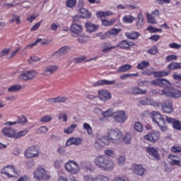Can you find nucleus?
Listing matches in <instances>:
<instances>
[{
    "instance_id": "bf43d9fd",
    "label": "nucleus",
    "mask_w": 181,
    "mask_h": 181,
    "mask_svg": "<svg viewBox=\"0 0 181 181\" xmlns=\"http://www.w3.org/2000/svg\"><path fill=\"white\" fill-rule=\"evenodd\" d=\"M37 134H47L49 132V128L46 126H42L37 130Z\"/></svg>"
},
{
    "instance_id": "f257e3e1",
    "label": "nucleus",
    "mask_w": 181,
    "mask_h": 181,
    "mask_svg": "<svg viewBox=\"0 0 181 181\" xmlns=\"http://www.w3.org/2000/svg\"><path fill=\"white\" fill-rule=\"evenodd\" d=\"M105 155H99L93 160V163L98 169L105 172H111L115 168V163L110 158H117L114 150L107 148L104 151Z\"/></svg>"
},
{
    "instance_id": "0eeeda50",
    "label": "nucleus",
    "mask_w": 181,
    "mask_h": 181,
    "mask_svg": "<svg viewBox=\"0 0 181 181\" xmlns=\"http://www.w3.org/2000/svg\"><path fill=\"white\" fill-rule=\"evenodd\" d=\"M162 94L170 98H180L181 90L173 87L165 88L162 90Z\"/></svg>"
},
{
    "instance_id": "f3484780",
    "label": "nucleus",
    "mask_w": 181,
    "mask_h": 181,
    "mask_svg": "<svg viewBox=\"0 0 181 181\" xmlns=\"http://www.w3.org/2000/svg\"><path fill=\"white\" fill-rule=\"evenodd\" d=\"M132 169L134 175L141 176V177L144 176L146 173V169H145L142 165L134 164L132 166Z\"/></svg>"
},
{
    "instance_id": "2eb2a0df",
    "label": "nucleus",
    "mask_w": 181,
    "mask_h": 181,
    "mask_svg": "<svg viewBox=\"0 0 181 181\" xmlns=\"http://www.w3.org/2000/svg\"><path fill=\"white\" fill-rule=\"evenodd\" d=\"M71 32L73 37H77L83 33V25L73 23L71 25Z\"/></svg>"
},
{
    "instance_id": "a878e982",
    "label": "nucleus",
    "mask_w": 181,
    "mask_h": 181,
    "mask_svg": "<svg viewBox=\"0 0 181 181\" xmlns=\"http://www.w3.org/2000/svg\"><path fill=\"white\" fill-rule=\"evenodd\" d=\"M146 152L154 159H157V160L160 159V156H159V153H158V149L155 148L154 147H147Z\"/></svg>"
},
{
    "instance_id": "412c9836",
    "label": "nucleus",
    "mask_w": 181,
    "mask_h": 181,
    "mask_svg": "<svg viewBox=\"0 0 181 181\" xmlns=\"http://www.w3.org/2000/svg\"><path fill=\"white\" fill-rule=\"evenodd\" d=\"M134 46H135V44L133 42L124 40L120 41L116 45V47H119V49H124L128 50L131 47H134Z\"/></svg>"
},
{
    "instance_id": "c9c22d12",
    "label": "nucleus",
    "mask_w": 181,
    "mask_h": 181,
    "mask_svg": "<svg viewBox=\"0 0 181 181\" xmlns=\"http://www.w3.org/2000/svg\"><path fill=\"white\" fill-rule=\"evenodd\" d=\"M21 90H22L21 84H14L11 86L7 90L8 93H16V91H19Z\"/></svg>"
},
{
    "instance_id": "6e6552de",
    "label": "nucleus",
    "mask_w": 181,
    "mask_h": 181,
    "mask_svg": "<svg viewBox=\"0 0 181 181\" xmlns=\"http://www.w3.org/2000/svg\"><path fill=\"white\" fill-rule=\"evenodd\" d=\"M24 156L26 159L39 158V156H40V151H39V148H37V146H32L25 151Z\"/></svg>"
},
{
    "instance_id": "5701e85b",
    "label": "nucleus",
    "mask_w": 181,
    "mask_h": 181,
    "mask_svg": "<svg viewBox=\"0 0 181 181\" xmlns=\"http://www.w3.org/2000/svg\"><path fill=\"white\" fill-rule=\"evenodd\" d=\"M82 142L83 139L80 137H71L66 141V146H71V145L78 146Z\"/></svg>"
},
{
    "instance_id": "a18cd8bd",
    "label": "nucleus",
    "mask_w": 181,
    "mask_h": 181,
    "mask_svg": "<svg viewBox=\"0 0 181 181\" xmlns=\"http://www.w3.org/2000/svg\"><path fill=\"white\" fill-rule=\"evenodd\" d=\"M123 141L127 145H129L132 141V134L131 133H126L123 137Z\"/></svg>"
},
{
    "instance_id": "a19ab883",
    "label": "nucleus",
    "mask_w": 181,
    "mask_h": 181,
    "mask_svg": "<svg viewBox=\"0 0 181 181\" xmlns=\"http://www.w3.org/2000/svg\"><path fill=\"white\" fill-rule=\"evenodd\" d=\"M93 60H97V57H93V58L87 59V57L86 56H82V57L76 58V63H83V62H93Z\"/></svg>"
},
{
    "instance_id": "f8f14e48",
    "label": "nucleus",
    "mask_w": 181,
    "mask_h": 181,
    "mask_svg": "<svg viewBox=\"0 0 181 181\" xmlns=\"http://www.w3.org/2000/svg\"><path fill=\"white\" fill-rule=\"evenodd\" d=\"M108 145H110V141H108L105 136L97 139L95 141V148L96 151H100V149H103V148Z\"/></svg>"
},
{
    "instance_id": "49530a36",
    "label": "nucleus",
    "mask_w": 181,
    "mask_h": 181,
    "mask_svg": "<svg viewBox=\"0 0 181 181\" xmlns=\"http://www.w3.org/2000/svg\"><path fill=\"white\" fill-rule=\"evenodd\" d=\"M122 21L124 23H132L135 21V17L131 15H127L123 17Z\"/></svg>"
},
{
    "instance_id": "6e6d98bb",
    "label": "nucleus",
    "mask_w": 181,
    "mask_h": 181,
    "mask_svg": "<svg viewBox=\"0 0 181 181\" xmlns=\"http://www.w3.org/2000/svg\"><path fill=\"white\" fill-rule=\"evenodd\" d=\"M58 119H62L63 122H67L69 119V115L67 113L62 112L58 115Z\"/></svg>"
},
{
    "instance_id": "0e129e2a",
    "label": "nucleus",
    "mask_w": 181,
    "mask_h": 181,
    "mask_svg": "<svg viewBox=\"0 0 181 181\" xmlns=\"http://www.w3.org/2000/svg\"><path fill=\"white\" fill-rule=\"evenodd\" d=\"M173 128L175 129H177L178 131H180L181 129V122H179V120L175 119L174 123L173 124Z\"/></svg>"
},
{
    "instance_id": "79ce46f5",
    "label": "nucleus",
    "mask_w": 181,
    "mask_h": 181,
    "mask_svg": "<svg viewBox=\"0 0 181 181\" xmlns=\"http://www.w3.org/2000/svg\"><path fill=\"white\" fill-rule=\"evenodd\" d=\"M170 71L181 69V63L172 62L168 66Z\"/></svg>"
},
{
    "instance_id": "e433bc0d",
    "label": "nucleus",
    "mask_w": 181,
    "mask_h": 181,
    "mask_svg": "<svg viewBox=\"0 0 181 181\" xmlns=\"http://www.w3.org/2000/svg\"><path fill=\"white\" fill-rule=\"evenodd\" d=\"M101 22L102 26H112L117 22V18H112L110 20L103 19Z\"/></svg>"
},
{
    "instance_id": "7ed1b4c3",
    "label": "nucleus",
    "mask_w": 181,
    "mask_h": 181,
    "mask_svg": "<svg viewBox=\"0 0 181 181\" xmlns=\"http://www.w3.org/2000/svg\"><path fill=\"white\" fill-rule=\"evenodd\" d=\"M107 139L112 144L118 145L122 141V132L118 129H112L108 131Z\"/></svg>"
},
{
    "instance_id": "338daca9",
    "label": "nucleus",
    "mask_w": 181,
    "mask_h": 181,
    "mask_svg": "<svg viewBox=\"0 0 181 181\" xmlns=\"http://www.w3.org/2000/svg\"><path fill=\"white\" fill-rule=\"evenodd\" d=\"M37 16H39V15L37 14H31L30 16H29L27 18V21L29 22V23H32V22H33L35 21V19H36V18H37Z\"/></svg>"
},
{
    "instance_id": "72a5a7b5",
    "label": "nucleus",
    "mask_w": 181,
    "mask_h": 181,
    "mask_svg": "<svg viewBox=\"0 0 181 181\" xmlns=\"http://www.w3.org/2000/svg\"><path fill=\"white\" fill-rule=\"evenodd\" d=\"M115 112L114 109L110 108L105 111H103L102 115L103 118H111V117H114Z\"/></svg>"
},
{
    "instance_id": "774afa93",
    "label": "nucleus",
    "mask_w": 181,
    "mask_h": 181,
    "mask_svg": "<svg viewBox=\"0 0 181 181\" xmlns=\"http://www.w3.org/2000/svg\"><path fill=\"white\" fill-rule=\"evenodd\" d=\"M17 181H30V177L28 175H23L20 177Z\"/></svg>"
},
{
    "instance_id": "3c124183",
    "label": "nucleus",
    "mask_w": 181,
    "mask_h": 181,
    "mask_svg": "<svg viewBox=\"0 0 181 181\" xmlns=\"http://www.w3.org/2000/svg\"><path fill=\"white\" fill-rule=\"evenodd\" d=\"M95 181H110V177L104 174H99L96 175Z\"/></svg>"
},
{
    "instance_id": "473e14b6",
    "label": "nucleus",
    "mask_w": 181,
    "mask_h": 181,
    "mask_svg": "<svg viewBox=\"0 0 181 181\" xmlns=\"http://www.w3.org/2000/svg\"><path fill=\"white\" fill-rule=\"evenodd\" d=\"M132 69V65L131 64H124L121 66L117 70V73H127V71H129Z\"/></svg>"
},
{
    "instance_id": "dca6fc26",
    "label": "nucleus",
    "mask_w": 181,
    "mask_h": 181,
    "mask_svg": "<svg viewBox=\"0 0 181 181\" xmlns=\"http://www.w3.org/2000/svg\"><path fill=\"white\" fill-rule=\"evenodd\" d=\"M111 93L108 90H100L98 91V98L103 103H107L109 100H111Z\"/></svg>"
},
{
    "instance_id": "5fc2aeb1",
    "label": "nucleus",
    "mask_w": 181,
    "mask_h": 181,
    "mask_svg": "<svg viewBox=\"0 0 181 181\" xmlns=\"http://www.w3.org/2000/svg\"><path fill=\"white\" fill-rule=\"evenodd\" d=\"M168 75H169V73L165 71H155L154 73L155 77H166V76H168Z\"/></svg>"
},
{
    "instance_id": "09e8293b",
    "label": "nucleus",
    "mask_w": 181,
    "mask_h": 181,
    "mask_svg": "<svg viewBox=\"0 0 181 181\" xmlns=\"http://www.w3.org/2000/svg\"><path fill=\"white\" fill-rule=\"evenodd\" d=\"M149 62L142 61L139 62L137 65V69L139 70H144V69H146V67H149Z\"/></svg>"
},
{
    "instance_id": "423d86ee",
    "label": "nucleus",
    "mask_w": 181,
    "mask_h": 181,
    "mask_svg": "<svg viewBox=\"0 0 181 181\" xmlns=\"http://www.w3.org/2000/svg\"><path fill=\"white\" fill-rule=\"evenodd\" d=\"M64 169L71 175H78L80 170H81L80 164L74 160H71L66 162L64 165Z\"/></svg>"
},
{
    "instance_id": "b1692460",
    "label": "nucleus",
    "mask_w": 181,
    "mask_h": 181,
    "mask_svg": "<svg viewBox=\"0 0 181 181\" xmlns=\"http://www.w3.org/2000/svg\"><path fill=\"white\" fill-rule=\"evenodd\" d=\"M85 28L87 30V32H88L89 33H93L98 30L100 25L88 21L85 23Z\"/></svg>"
},
{
    "instance_id": "393cba45",
    "label": "nucleus",
    "mask_w": 181,
    "mask_h": 181,
    "mask_svg": "<svg viewBox=\"0 0 181 181\" xmlns=\"http://www.w3.org/2000/svg\"><path fill=\"white\" fill-rule=\"evenodd\" d=\"M162 111L165 112V114H170L173 112V107L172 105V102L168 101L161 105Z\"/></svg>"
},
{
    "instance_id": "8fccbe9b",
    "label": "nucleus",
    "mask_w": 181,
    "mask_h": 181,
    "mask_svg": "<svg viewBox=\"0 0 181 181\" xmlns=\"http://www.w3.org/2000/svg\"><path fill=\"white\" fill-rule=\"evenodd\" d=\"M132 77H138V74H124L119 76L121 80H127V78H132Z\"/></svg>"
},
{
    "instance_id": "1a4fd4ad",
    "label": "nucleus",
    "mask_w": 181,
    "mask_h": 181,
    "mask_svg": "<svg viewBox=\"0 0 181 181\" xmlns=\"http://www.w3.org/2000/svg\"><path fill=\"white\" fill-rule=\"evenodd\" d=\"M114 119L118 124H124V122L128 119V116H127V112L124 110H117L115 112L113 116Z\"/></svg>"
},
{
    "instance_id": "7c9ffc66",
    "label": "nucleus",
    "mask_w": 181,
    "mask_h": 181,
    "mask_svg": "<svg viewBox=\"0 0 181 181\" xmlns=\"http://www.w3.org/2000/svg\"><path fill=\"white\" fill-rule=\"evenodd\" d=\"M78 126L76 123H73L70 124L68 127L64 129L63 132L66 135H71L73 132L76 130V128H77Z\"/></svg>"
},
{
    "instance_id": "ddd939ff",
    "label": "nucleus",
    "mask_w": 181,
    "mask_h": 181,
    "mask_svg": "<svg viewBox=\"0 0 181 181\" xmlns=\"http://www.w3.org/2000/svg\"><path fill=\"white\" fill-rule=\"evenodd\" d=\"M120 32L121 29L113 28L109 31L105 32V33H99L97 34V36L100 37V39H108L110 36H117Z\"/></svg>"
},
{
    "instance_id": "cd10ccee",
    "label": "nucleus",
    "mask_w": 181,
    "mask_h": 181,
    "mask_svg": "<svg viewBox=\"0 0 181 181\" xmlns=\"http://www.w3.org/2000/svg\"><path fill=\"white\" fill-rule=\"evenodd\" d=\"M78 12L80 18H82L83 19H90V17L91 16V13L85 8H79Z\"/></svg>"
},
{
    "instance_id": "69168bd1",
    "label": "nucleus",
    "mask_w": 181,
    "mask_h": 181,
    "mask_svg": "<svg viewBox=\"0 0 181 181\" xmlns=\"http://www.w3.org/2000/svg\"><path fill=\"white\" fill-rule=\"evenodd\" d=\"M139 21L137 23V26H144L145 22L144 21V16L142 14H139L138 16Z\"/></svg>"
},
{
    "instance_id": "4468645a",
    "label": "nucleus",
    "mask_w": 181,
    "mask_h": 181,
    "mask_svg": "<svg viewBox=\"0 0 181 181\" xmlns=\"http://www.w3.org/2000/svg\"><path fill=\"white\" fill-rule=\"evenodd\" d=\"M160 138V133L159 132H153L147 134L144 136V139L151 142V144H155V142L159 141Z\"/></svg>"
},
{
    "instance_id": "37998d69",
    "label": "nucleus",
    "mask_w": 181,
    "mask_h": 181,
    "mask_svg": "<svg viewBox=\"0 0 181 181\" xmlns=\"http://www.w3.org/2000/svg\"><path fill=\"white\" fill-rule=\"evenodd\" d=\"M53 119V117H52V115H47L45 116H42L40 119V122H42V124H47V122H50Z\"/></svg>"
},
{
    "instance_id": "f03ea898",
    "label": "nucleus",
    "mask_w": 181,
    "mask_h": 181,
    "mask_svg": "<svg viewBox=\"0 0 181 181\" xmlns=\"http://www.w3.org/2000/svg\"><path fill=\"white\" fill-rule=\"evenodd\" d=\"M33 177L37 181L50 180L52 175L46 168L39 167L33 171Z\"/></svg>"
},
{
    "instance_id": "ea45409f",
    "label": "nucleus",
    "mask_w": 181,
    "mask_h": 181,
    "mask_svg": "<svg viewBox=\"0 0 181 181\" xmlns=\"http://www.w3.org/2000/svg\"><path fill=\"white\" fill-rule=\"evenodd\" d=\"M133 129H134L136 132H142V131H144V124L139 122H135L133 125Z\"/></svg>"
},
{
    "instance_id": "aec40b11",
    "label": "nucleus",
    "mask_w": 181,
    "mask_h": 181,
    "mask_svg": "<svg viewBox=\"0 0 181 181\" xmlns=\"http://www.w3.org/2000/svg\"><path fill=\"white\" fill-rule=\"evenodd\" d=\"M153 86H158V87H168V86H172L170 81L165 78H158L151 81Z\"/></svg>"
},
{
    "instance_id": "c85d7f7f",
    "label": "nucleus",
    "mask_w": 181,
    "mask_h": 181,
    "mask_svg": "<svg viewBox=\"0 0 181 181\" xmlns=\"http://www.w3.org/2000/svg\"><path fill=\"white\" fill-rule=\"evenodd\" d=\"M115 84V81H108V80H100L93 83L94 87H98V86H111Z\"/></svg>"
},
{
    "instance_id": "58836bf2",
    "label": "nucleus",
    "mask_w": 181,
    "mask_h": 181,
    "mask_svg": "<svg viewBox=\"0 0 181 181\" xmlns=\"http://www.w3.org/2000/svg\"><path fill=\"white\" fill-rule=\"evenodd\" d=\"M116 162L118 166H124V165L127 163V158H125V156L119 155L117 158Z\"/></svg>"
},
{
    "instance_id": "680f3d73",
    "label": "nucleus",
    "mask_w": 181,
    "mask_h": 181,
    "mask_svg": "<svg viewBox=\"0 0 181 181\" xmlns=\"http://www.w3.org/2000/svg\"><path fill=\"white\" fill-rule=\"evenodd\" d=\"M147 30H148L150 33H158V32H162V29L156 28L153 26H149L147 28Z\"/></svg>"
},
{
    "instance_id": "603ef678",
    "label": "nucleus",
    "mask_w": 181,
    "mask_h": 181,
    "mask_svg": "<svg viewBox=\"0 0 181 181\" xmlns=\"http://www.w3.org/2000/svg\"><path fill=\"white\" fill-rule=\"evenodd\" d=\"M146 18H147V22L148 23H151L152 25H156V23H158V22L156 21V18H155L151 14H150L149 13H146Z\"/></svg>"
},
{
    "instance_id": "20e7f679",
    "label": "nucleus",
    "mask_w": 181,
    "mask_h": 181,
    "mask_svg": "<svg viewBox=\"0 0 181 181\" xmlns=\"http://www.w3.org/2000/svg\"><path fill=\"white\" fill-rule=\"evenodd\" d=\"M151 119L153 122L158 124V127L160 130L163 132L165 131H168V126H166V122H165V119L163 116L158 112H153L151 113Z\"/></svg>"
},
{
    "instance_id": "4be33fe9",
    "label": "nucleus",
    "mask_w": 181,
    "mask_h": 181,
    "mask_svg": "<svg viewBox=\"0 0 181 181\" xmlns=\"http://www.w3.org/2000/svg\"><path fill=\"white\" fill-rule=\"evenodd\" d=\"M69 101V98L64 96H57L56 98H52L47 100L49 104H57L64 103Z\"/></svg>"
},
{
    "instance_id": "4d7b16f0",
    "label": "nucleus",
    "mask_w": 181,
    "mask_h": 181,
    "mask_svg": "<svg viewBox=\"0 0 181 181\" xmlns=\"http://www.w3.org/2000/svg\"><path fill=\"white\" fill-rule=\"evenodd\" d=\"M10 22L11 23H13V22H16V23L17 25H19V23H21V16H17L16 14H13L12 16L11 19H10Z\"/></svg>"
},
{
    "instance_id": "9d476101",
    "label": "nucleus",
    "mask_w": 181,
    "mask_h": 181,
    "mask_svg": "<svg viewBox=\"0 0 181 181\" xmlns=\"http://www.w3.org/2000/svg\"><path fill=\"white\" fill-rule=\"evenodd\" d=\"M37 76V72L35 70L27 71L23 72L20 76V80H23V81H28L29 80H33Z\"/></svg>"
},
{
    "instance_id": "6ab92c4d",
    "label": "nucleus",
    "mask_w": 181,
    "mask_h": 181,
    "mask_svg": "<svg viewBox=\"0 0 181 181\" xmlns=\"http://www.w3.org/2000/svg\"><path fill=\"white\" fill-rule=\"evenodd\" d=\"M168 162L172 166H180L181 168V158L179 156L170 154L168 156Z\"/></svg>"
},
{
    "instance_id": "c03bdc74",
    "label": "nucleus",
    "mask_w": 181,
    "mask_h": 181,
    "mask_svg": "<svg viewBox=\"0 0 181 181\" xmlns=\"http://www.w3.org/2000/svg\"><path fill=\"white\" fill-rule=\"evenodd\" d=\"M125 35L128 39H132L133 40L139 37V33L137 32L126 33Z\"/></svg>"
},
{
    "instance_id": "052dcab7",
    "label": "nucleus",
    "mask_w": 181,
    "mask_h": 181,
    "mask_svg": "<svg viewBox=\"0 0 181 181\" xmlns=\"http://www.w3.org/2000/svg\"><path fill=\"white\" fill-rule=\"evenodd\" d=\"M84 181H95V177L91 174H86L83 175Z\"/></svg>"
},
{
    "instance_id": "c756f323",
    "label": "nucleus",
    "mask_w": 181,
    "mask_h": 181,
    "mask_svg": "<svg viewBox=\"0 0 181 181\" xmlns=\"http://www.w3.org/2000/svg\"><path fill=\"white\" fill-rule=\"evenodd\" d=\"M68 52H70V47L64 46L58 51L55 52L52 56H64V54H66Z\"/></svg>"
},
{
    "instance_id": "a211bd4d",
    "label": "nucleus",
    "mask_w": 181,
    "mask_h": 181,
    "mask_svg": "<svg viewBox=\"0 0 181 181\" xmlns=\"http://www.w3.org/2000/svg\"><path fill=\"white\" fill-rule=\"evenodd\" d=\"M1 134L4 136H6V138H12L15 139L16 130L9 127H4L1 130Z\"/></svg>"
},
{
    "instance_id": "bb28decb",
    "label": "nucleus",
    "mask_w": 181,
    "mask_h": 181,
    "mask_svg": "<svg viewBox=\"0 0 181 181\" xmlns=\"http://www.w3.org/2000/svg\"><path fill=\"white\" fill-rule=\"evenodd\" d=\"M140 103L142 105H152L153 107H159V105H160V103L152 99H144L141 100Z\"/></svg>"
},
{
    "instance_id": "864d4df0",
    "label": "nucleus",
    "mask_w": 181,
    "mask_h": 181,
    "mask_svg": "<svg viewBox=\"0 0 181 181\" xmlns=\"http://www.w3.org/2000/svg\"><path fill=\"white\" fill-rule=\"evenodd\" d=\"M28 129L22 130L18 133L16 131L15 139H19V138H22V136H25V135H26L28 134Z\"/></svg>"
},
{
    "instance_id": "de8ad7c7",
    "label": "nucleus",
    "mask_w": 181,
    "mask_h": 181,
    "mask_svg": "<svg viewBox=\"0 0 181 181\" xmlns=\"http://www.w3.org/2000/svg\"><path fill=\"white\" fill-rule=\"evenodd\" d=\"M83 128L86 131L88 135H93V128L90 124L84 122L83 124Z\"/></svg>"
},
{
    "instance_id": "f704fd0d",
    "label": "nucleus",
    "mask_w": 181,
    "mask_h": 181,
    "mask_svg": "<svg viewBox=\"0 0 181 181\" xmlns=\"http://www.w3.org/2000/svg\"><path fill=\"white\" fill-rule=\"evenodd\" d=\"M101 47L103 53H107L108 52H111V50H114V49H117L116 46H110L107 43L103 44Z\"/></svg>"
},
{
    "instance_id": "2f4dec72",
    "label": "nucleus",
    "mask_w": 181,
    "mask_h": 181,
    "mask_svg": "<svg viewBox=\"0 0 181 181\" xmlns=\"http://www.w3.org/2000/svg\"><path fill=\"white\" fill-rule=\"evenodd\" d=\"M91 39L90 35H87L86 34H80L78 36L77 41L81 43V45H86Z\"/></svg>"
},
{
    "instance_id": "4c0bfd02",
    "label": "nucleus",
    "mask_w": 181,
    "mask_h": 181,
    "mask_svg": "<svg viewBox=\"0 0 181 181\" xmlns=\"http://www.w3.org/2000/svg\"><path fill=\"white\" fill-rule=\"evenodd\" d=\"M129 91L132 94H146V90H142L138 87L131 88Z\"/></svg>"
},
{
    "instance_id": "e2e57ef3",
    "label": "nucleus",
    "mask_w": 181,
    "mask_h": 181,
    "mask_svg": "<svg viewBox=\"0 0 181 181\" xmlns=\"http://www.w3.org/2000/svg\"><path fill=\"white\" fill-rule=\"evenodd\" d=\"M36 62H40V58H39V57L32 55L30 59H28V63H36Z\"/></svg>"
},
{
    "instance_id": "9b49d317",
    "label": "nucleus",
    "mask_w": 181,
    "mask_h": 181,
    "mask_svg": "<svg viewBox=\"0 0 181 181\" xmlns=\"http://www.w3.org/2000/svg\"><path fill=\"white\" fill-rule=\"evenodd\" d=\"M59 70V66L57 65H48L42 69L41 73V76L44 77H49V76H52L54 73H56V71Z\"/></svg>"
},
{
    "instance_id": "13d9d810",
    "label": "nucleus",
    "mask_w": 181,
    "mask_h": 181,
    "mask_svg": "<svg viewBox=\"0 0 181 181\" xmlns=\"http://www.w3.org/2000/svg\"><path fill=\"white\" fill-rule=\"evenodd\" d=\"M77 4V0H67L66 2V6L67 8H74Z\"/></svg>"
},
{
    "instance_id": "39448f33",
    "label": "nucleus",
    "mask_w": 181,
    "mask_h": 181,
    "mask_svg": "<svg viewBox=\"0 0 181 181\" xmlns=\"http://www.w3.org/2000/svg\"><path fill=\"white\" fill-rule=\"evenodd\" d=\"M1 173L10 179L19 177L21 175V172L18 171L13 165H8L4 167L1 170Z\"/></svg>"
}]
</instances>
